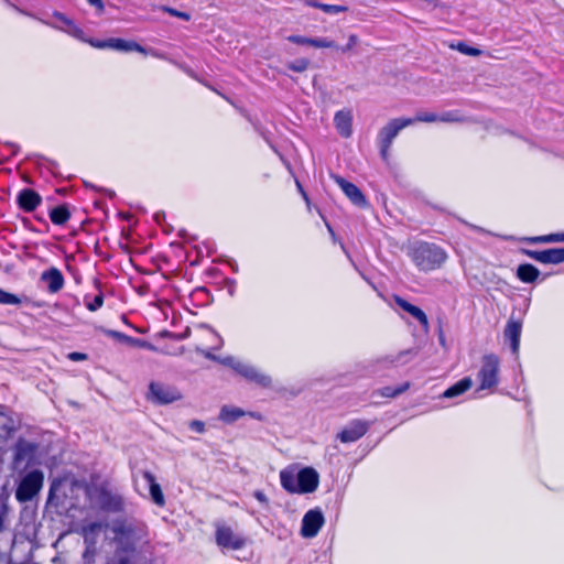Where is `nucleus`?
I'll return each instance as SVG.
<instances>
[{"label": "nucleus", "mask_w": 564, "mask_h": 564, "mask_svg": "<svg viewBox=\"0 0 564 564\" xmlns=\"http://www.w3.org/2000/svg\"><path fill=\"white\" fill-rule=\"evenodd\" d=\"M102 529V523L94 522L83 528V534L85 540L88 542H94L95 535Z\"/></svg>", "instance_id": "7c9ffc66"}, {"label": "nucleus", "mask_w": 564, "mask_h": 564, "mask_svg": "<svg viewBox=\"0 0 564 564\" xmlns=\"http://www.w3.org/2000/svg\"><path fill=\"white\" fill-rule=\"evenodd\" d=\"M411 258L419 270L430 272L445 263L447 253L438 246L423 242L413 248Z\"/></svg>", "instance_id": "f03ea898"}, {"label": "nucleus", "mask_w": 564, "mask_h": 564, "mask_svg": "<svg viewBox=\"0 0 564 564\" xmlns=\"http://www.w3.org/2000/svg\"><path fill=\"white\" fill-rule=\"evenodd\" d=\"M59 486L58 482H53L52 486H51V490H50V497H48V500H53L54 498V495H55V491L57 490V487Z\"/></svg>", "instance_id": "49530a36"}, {"label": "nucleus", "mask_w": 564, "mask_h": 564, "mask_svg": "<svg viewBox=\"0 0 564 564\" xmlns=\"http://www.w3.org/2000/svg\"><path fill=\"white\" fill-rule=\"evenodd\" d=\"M69 358L72 360H84L86 358V356L84 354H80V352H73L69 355Z\"/></svg>", "instance_id": "09e8293b"}, {"label": "nucleus", "mask_w": 564, "mask_h": 564, "mask_svg": "<svg viewBox=\"0 0 564 564\" xmlns=\"http://www.w3.org/2000/svg\"><path fill=\"white\" fill-rule=\"evenodd\" d=\"M529 256L542 263H561L564 261V248L530 251Z\"/></svg>", "instance_id": "f8f14e48"}, {"label": "nucleus", "mask_w": 564, "mask_h": 564, "mask_svg": "<svg viewBox=\"0 0 564 564\" xmlns=\"http://www.w3.org/2000/svg\"><path fill=\"white\" fill-rule=\"evenodd\" d=\"M245 411L230 405H224L219 412V420L225 423H232L245 415Z\"/></svg>", "instance_id": "4be33fe9"}, {"label": "nucleus", "mask_w": 564, "mask_h": 564, "mask_svg": "<svg viewBox=\"0 0 564 564\" xmlns=\"http://www.w3.org/2000/svg\"><path fill=\"white\" fill-rule=\"evenodd\" d=\"M224 365L229 366L232 368V365L237 362L234 357H227L221 361Z\"/></svg>", "instance_id": "8fccbe9b"}, {"label": "nucleus", "mask_w": 564, "mask_h": 564, "mask_svg": "<svg viewBox=\"0 0 564 564\" xmlns=\"http://www.w3.org/2000/svg\"><path fill=\"white\" fill-rule=\"evenodd\" d=\"M189 426L192 430L198 432V433H203L205 431V424L204 422L202 421H198V420H194L189 423Z\"/></svg>", "instance_id": "4c0bfd02"}, {"label": "nucleus", "mask_w": 564, "mask_h": 564, "mask_svg": "<svg viewBox=\"0 0 564 564\" xmlns=\"http://www.w3.org/2000/svg\"><path fill=\"white\" fill-rule=\"evenodd\" d=\"M539 274V270L532 264H521L517 270L518 278L527 283L535 281Z\"/></svg>", "instance_id": "5701e85b"}, {"label": "nucleus", "mask_w": 564, "mask_h": 564, "mask_svg": "<svg viewBox=\"0 0 564 564\" xmlns=\"http://www.w3.org/2000/svg\"><path fill=\"white\" fill-rule=\"evenodd\" d=\"M449 47L453 50H456L459 53L467 55V56L477 57L482 54L481 50L474 47V46H469L465 42H458L457 44H451Z\"/></svg>", "instance_id": "cd10ccee"}, {"label": "nucleus", "mask_w": 564, "mask_h": 564, "mask_svg": "<svg viewBox=\"0 0 564 564\" xmlns=\"http://www.w3.org/2000/svg\"><path fill=\"white\" fill-rule=\"evenodd\" d=\"M109 48H115V50L124 51V52L135 51V52L142 53V54L147 53L145 48L142 47L137 42L126 41V40H121V39H110Z\"/></svg>", "instance_id": "412c9836"}, {"label": "nucleus", "mask_w": 564, "mask_h": 564, "mask_svg": "<svg viewBox=\"0 0 564 564\" xmlns=\"http://www.w3.org/2000/svg\"><path fill=\"white\" fill-rule=\"evenodd\" d=\"M41 279L46 283L48 291L52 293L59 291L64 284L63 275L56 268L44 272Z\"/></svg>", "instance_id": "a211bd4d"}, {"label": "nucleus", "mask_w": 564, "mask_h": 564, "mask_svg": "<svg viewBox=\"0 0 564 564\" xmlns=\"http://www.w3.org/2000/svg\"><path fill=\"white\" fill-rule=\"evenodd\" d=\"M530 241L538 243V242H563L564 241V234H551L546 236H540L531 238Z\"/></svg>", "instance_id": "2f4dec72"}, {"label": "nucleus", "mask_w": 564, "mask_h": 564, "mask_svg": "<svg viewBox=\"0 0 564 564\" xmlns=\"http://www.w3.org/2000/svg\"><path fill=\"white\" fill-rule=\"evenodd\" d=\"M359 45V37L357 34H349L347 37V42L344 46L338 45L337 52L341 54H349L355 51V48Z\"/></svg>", "instance_id": "c756f323"}, {"label": "nucleus", "mask_w": 564, "mask_h": 564, "mask_svg": "<svg viewBox=\"0 0 564 564\" xmlns=\"http://www.w3.org/2000/svg\"><path fill=\"white\" fill-rule=\"evenodd\" d=\"M183 393L175 387L160 381H151L148 386L145 399L154 404L166 405L183 400Z\"/></svg>", "instance_id": "7ed1b4c3"}, {"label": "nucleus", "mask_w": 564, "mask_h": 564, "mask_svg": "<svg viewBox=\"0 0 564 564\" xmlns=\"http://www.w3.org/2000/svg\"><path fill=\"white\" fill-rule=\"evenodd\" d=\"M35 452V446L31 443L20 441L15 446L14 458L12 462L13 469L18 470L29 465Z\"/></svg>", "instance_id": "9b49d317"}, {"label": "nucleus", "mask_w": 564, "mask_h": 564, "mask_svg": "<svg viewBox=\"0 0 564 564\" xmlns=\"http://www.w3.org/2000/svg\"><path fill=\"white\" fill-rule=\"evenodd\" d=\"M311 62L306 57H300L286 63V68L293 73L302 74L310 68Z\"/></svg>", "instance_id": "a878e982"}, {"label": "nucleus", "mask_w": 564, "mask_h": 564, "mask_svg": "<svg viewBox=\"0 0 564 564\" xmlns=\"http://www.w3.org/2000/svg\"><path fill=\"white\" fill-rule=\"evenodd\" d=\"M164 11L170 13L173 17H177V18L186 20V21L189 20V14L186 12L177 11L173 8H164Z\"/></svg>", "instance_id": "c9c22d12"}, {"label": "nucleus", "mask_w": 564, "mask_h": 564, "mask_svg": "<svg viewBox=\"0 0 564 564\" xmlns=\"http://www.w3.org/2000/svg\"><path fill=\"white\" fill-rule=\"evenodd\" d=\"M368 431V424L362 421L355 422L349 429L343 430L338 434V438L343 443H351L359 440Z\"/></svg>", "instance_id": "ddd939ff"}, {"label": "nucleus", "mask_w": 564, "mask_h": 564, "mask_svg": "<svg viewBox=\"0 0 564 564\" xmlns=\"http://www.w3.org/2000/svg\"><path fill=\"white\" fill-rule=\"evenodd\" d=\"M318 9L323 10L326 13H330V14H338V13H344V12L348 11V8L345 6L324 4V3H323V6H318Z\"/></svg>", "instance_id": "473e14b6"}, {"label": "nucleus", "mask_w": 564, "mask_h": 564, "mask_svg": "<svg viewBox=\"0 0 564 564\" xmlns=\"http://www.w3.org/2000/svg\"><path fill=\"white\" fill-rule=\"evenodd\" d=\"M395 303L406 313H409L412 317L417 319L420 324L423 326L424 330H429V318L426 314L417 306L409 303L408 301L403 300L402 297L397 296Z\"/></svg>", "instance_id": "2eb2a0df"}, {"label": "nucleus", "mask_w": 564, "mask_h": 564, "mask_svg": "<svg viewBox=\"0 0 564 564\" xmlns=\"http://www.w3.org/2000/svg\"><path fill=\"white\" fill-rule=\"evenodd\" d=\"M204 355H205V357H206V358H208V359H212V360H218V358H217L216 356H214L213 354H210V352H205Z\"/></svg>", "instance_id": "5fc2aeb1"}, {"label": "nucleus", "mask_w": 564, "mask_h": 564, "mask_svg": "<svg viewBox=\"0 0 564 564\" xmlns=\"http://www.w3.org/2000/svg\"><path fill=\"white\" fill-rule=\"evenodd\" d=\"M282 487L290 494H312L319 484L318 473L313 467H304L299 473L290 467L280 473Z\"/></svg>", "instance_id": "f257e3e1"}, {"label": "nucleus", "mask_w": 564, "mask_h": 564, "mask_svg": "<svg viewBox=\"0 0 564 564\" xmlns=\"http://www.w3.org/2000/svg\"><path fill=\"white\" fill-rule=\"evenodd\" d=\"M91 6H95L100 12L104 11L105 6L102 0H87Z\"/></svg>", "instance_id": "37998d69"}, {"label": "nucleus", "mask_w": 564, "mask_h": 564, "mask_svg": "<svg viewBox=\"0 0 564 564\" xmlns=\"http://www.w3.org/2000/svg\"><path fill=\"white\" fill-rule=\"evenodd\" d=\"M54 15L66 25H73L72 20L67 19L64 14L56 12Z\"/></svg>", "instance_id": "c03bdc74"}, {"label": "nucleus", "mask_w": 564, "mask_h": 564, "mask_svg": "<svg viewBox=\"0 0 564 564\" xmlns=\"http://www.w3.org/2000/svg\"><path fill=\"white\" fill-rule=\"evenodd\" d=\"M106 333H107V335H109L116 339L122 340V341L128 343V340H130V337H128L119 332H116V330H107Z\"/></svg>", "instance_id": "ea45409f"}, {"label": "nucleus", "mask_w": 564, "mask_h": 564, "mask_svg": "<svg viewBox=\"0 0 564 564\" xmlns=\"http://www.w3.org/2000/svg\"><path fill=\"white\" fill-rule=\"evenodd\" d=\"M324 524V516L319 510H310L302 521L301 534L304 538H313Z\"/></svg>", "instance_id": "1a4fd4ad"}, {"label": "nucleus", "mask_w": 564, "mask_h": 564, "mask_svg": "<svg viewBox=\"0 0 564 564\" xmlns=\"http://www.w3.org/2000/svg\"><path fill=\"white\" fill-rule=\"evenodd\" d=\"M473 386V381L470 378H464L459 382L455 383L453 387L447 389L443 397L444 398H455L464 392H466Z\"/></svg>", "instance_id": "393cba45"}, {"label": "nucleus", "mask_w": 564, "mask_h": 564, "mask_svg": "<svg viewBox=\"0 0 564 564\" xmlns=\"http://www.w3.org/2000/svg\"><path fill=\"white\" fill-rule=\"evenodd\" d=\"M484 276H485L487 283H494L495 282V274H491V275L487 276V274L485 273Z\"/></svg>", "instance_id": "603ef678"}, {"label": "nucleus", "mask_w": 564, "mask_h": 564, "mask_svg": "<svg viewBox=\"0 0 564 564\" xmlns=\"http://www.w3.org/2000/svg\"><path fill=\"white\" fill-rule=\"evenodd\" d=\"M498 367L499 361L495 356H487L484 358L482 367L478 373L480 380V390L491 389L498 383Z\"/></svg>", "instance_id": "423d86ee"}, {"label": "nucleus", "mask_w": 564, "mask_h": 564, "mask_svg": "<svg viewBox=\"0 0 564 564\" xmlns=\"http://www.w3.org/2000/svg\"><path fill=\"white\" fill-rule=\"evenodd\" d=\"M326 227H327L332 238L334 239V241H336V235H335L334 230L332 229V227L328 224H326Z\"/></svg>", "instance_id": "864d4df0"}, {"label": "nucleus", "mask_w": 564, "mask_h": 564, "mask_svg": "<svg viewBox=\"0 0 564 564\" xmlns=\"http://www.w3.org/2000/svg\"><path fill=\"white\" fill-rule=\"evenodd\" d=\"M0 303H4V304H19L20 300L15 295L7 293V292L0 290Z\"/></svg>", "instance_id": "72a5a7b5"}, {"label": "nucleus", "mask_w": 564, "mask_h": 564, "mask_svg": "<svg viewBox=\"0 0 564 564\" xmlns=\"http://www.w3.org/2000/svg\"><path fill=\"white\" fill-rule=\"evenodd\" d=\"M216 543L221 547L239 550L245 545V540L230 527L219 525L216 530Z\"/></svg>", "instance_id": "6e6552de"}, {"label": "nucleus", "mask_w": 564, "mask_h": 564, "mask_svg": "<svg viewBox=\"0 0 564 564\" xmlns=\"http://www.w3.org/2000/svg\"><path fill=\"white\" fill-rule=\"evenodd\" d=\"M412 120H413V123L415 121H420V122H436V121L451 122V121H454V119L451 118L449 115L438 117L436 113H433V112L420 115L415 119H412Z\"/></svg>", "instance_id": "c85d7f7f"}, {"label": "nucleus", "mask_w": 564, "mask_h": 564, "mask_svg": "<svg viewBox=\"0 0 564 564\" xmlns=\"http://www.w3.org/2000/svg\"><path fill=\"white\" fill-rule=\"evenodd\" d=\"M413 120L410 118H398L391 120L387 126H384L381 129V156L383 158V160H388L389 149L392 144L393 139L398 135L399 131L408 126H411Z\"/></svg>", "instance_id": "39448f33"}, {"label": "nucleus", "mask_w": 564, "mask_h": 564, "mask_svg": "<svg viewBox=\"0 0 564 564\" xmlns=\"http://www.w3.org/2000/svg\"><path fill=\"white\" fill-rule=\"evenodd\" d=\"M440 343L442 346H445V338L443 335L440 337Z\"/></svg>", "instance_id": "6e6d98bb"}, {"label": "nucleus", "mask_w": 564, "mask_h": 564, "mask_svg": "<svg viewBox=\"0 0 564 564\" xmlns=\"http://www.w3.org/2000/svg\"><path fill=\"white\" fill-rule=\"evenodd\" d=\"M144 478L150 485V496L155 505L163 507L165 505L164 495L160 485L155 481V477L149 473H144Z\"/></svg>", "instance_id": "6ab92c4d"}, {"label": "nucleus", "mask_w": 564, "mask_h": 564, "mask_svg": "<svg viewBox=\"0 0 564 564\" xmlns=\"http://www.w3.org/2000/svg\"><path fill=\"white\" fill-rule=\"evenodd\" d=\"M91 46L97 48H106L109 47L110 39L108 41H95V40H88L87 41Z\"/></svg>", "instance_id": "58836bf2"}, {"label": "nucleus", "mask_w": 564, "mask_h": 564, "mask_svg": "<svg viewBox=\"0 0 564 564\" xmlns=\"http://www.w3.org/2000/svg\"><path fill=\"white\" fill-rule=\"evenodd\" d=\"M69 212L66 206L62 205L51 212V219L56 225H63L69 219Z\"/></svg>", "instance_id": "bb28decb"}, {"label": "nucleus", "mask_w": 564, "mask_h": 564, "mask_svg": "<svg viewBox=\"0 0 564 564\" xmlns=\"http://www.w3.org/2000/svg\"><path fill=\"white\" fill-rule=\"evenodd\" d=\"M69 26L72 28L70 33H72L73 35L77 36L78 39L84 40V37H83V31H82L80 29H78V28H77L76 25H74V24H73V25H69Z\"/></svg>", "instance_id": "a18cd8bd"}, {"label": "nucleus", "mask_w": 564, "mask_h": 564, "mask_svg": "<svg viewBox=\"0 0 564 564\" xmlns=\"http://www.w3.org/2000/svg\"><path fill=\"white\" fill-rule=\"evenodd\" d=\"M305 3L311 7H314V8H318V6H323V3H318L316 0H305Z\"/></svg>", "instance_id": "3c124183"}, {"label": "nucleus", "mask_w": 564, "mask_h": 564, "mask_svg": "<svg viewBox=\"0 0 564 564\" xmlns=\"http://www.w3.org/2000/svg\"><path fill=\"white\" fill-rule=\"evenodd\" d=\"M334 181L337 183V185L341 188V191L345 193V195L351 200L352 204L359 206V207H366L367 206V199L365 195L361 193V191L352 183L346 181L341 176H334Z\"/></svg>", "instance_id": "9d476101"}, {"label": "nucleus", "mask_w": 564, "mask_h": 564, "mask_svg": "<svg viewBox=\"0 0 564 564\" xmlns=\"http://www.w3.org/2000/svg\"><path fill=\"white\" fill-rule=\"evenodd\" d=\"M505 335L511 340L512 351L518 352L521 335V323L511 321L508 323Z\"/></svg>", "instance_id": "aec40b11"}, {"label": "nucleus", "mask_w": 564, "mask_h": 564, "mask_svg": "<svg viewBox=\"0 0 564 564\" xmlns=\"http://www.w3.org/2000/svg\"><path fill=\"white\" fill-rule=\"evenodd\" d=\"M18 203L24 210L32 212L41 203V196L33 189L26 188L20 192Z\"/></svg>", "instance_id": "f3484780"}, {"label": "nucleus", "mask_w": 564, "mask_h": 564, "mask_svg": "<svg viewBox=\"0 0 564 564\" xmlns=\"http://www.w3.org/2000/svg\"><path fill=\"white\" fill-rule=\"evenodd\" d=\"M296 186H297L299 191L301 192L303 198L305 199L306 204L310 206V199L299 181H296Z\"/></svg>", "instance_id": "de8ad7c7"}, {"label": "nucleus", "mask_w": 564, "mask_h": 564, "mask_svg": "<svg viewBox=\"0 0 564 564\" xmlns=\"http://www.w3.org/2000/svg\"><path fill=\"white\" fill-rule=\"evenodd\" d=\"M334 121H335L336 129L343 137L349 138L351 135V133H352V129H351L352 116H351L350 111L340 110V111L336 112V115L334 117Z\"/></svg>", "instance_id": "dca6fc26"}, {"label": "nucleus", "mask_w": 564, "mask_h": 564, "mask_svg": "<svg viewBox=\"0 0 564 564\" xmlns=\"http://www.w3.org/2000/svg\"><path fill=\"white\" fill-rule=\"evenodd\" d=\"M242 376L245 378H247L248 380L254 381L258 384H261L264 387L269 386L271 382V379L269 376L259 372L256 368H253L249 365L247 366L246 369H243Z\"/></svg>", "instance_id": "b1692460"}, {"label": "nucleus", "mask_w": 564, "mask_h": 564, "mask_svg": "<svg viewBox=\"0 0 564 564\" xmlns=\"http://www.w3.org/2000/svg\"><path fill=\"white\" fill-rule=\"evenodd\" d=\"M248 365L237 361L235 365H232V368L242 376L243 369L247 368Z\"/></svg>", "instance_id": "a19ab883"}, {"label": "nucleus", "mask_w": 564, "mask_h": 564, "mask_svg": "<svg viewBox=\"0 0 564 564\" xmlns=\"http://www.w3.org/2000/svg\"><path fill=\"white\" fill-rule=\"evenodd\" d=\"M104 303V297L101 294H98L91 303L87 304V308L91 312H95L97 308L101 307Z\"/></svg>", "instance_id": "f704fd0d"}, {"label": "nucleus", "mask_w": 564, "mask_h": 564, "mask_svg": "<svg viewBox=\"0 0 564 564\" xmlns=\"http://www.w3.org/2000/svg\"><path fill=\"white\" fill-rule=\"evenodd\" d=\"M44 482V474L41 470H32L29 474H26L20 481L17 491L15 497L20 502H26L33 499L41 488L43 487Z\"/></svg>", "instance_id": "20e7f679"}, {"label": "nucleus", "mask_w": 564, "mask_h": 564, "mask_svg": "<svg viewBox=\"0 0 564 564\" xmlns=\"http://www.w3.org/2000/svg\"><path fill=\"white\" fill-rule=\"evenodd\" d=\"M110 529L113 532L115 538L119 541L129 540L135 533L133 524L126 519H118L112 521Z\"/></svg>", "instance_id": "4468645a"}, {"label": "nucleus", "mask_w": 564, "mask_h": 564, "mask_svg": "<svg viewBox=\"0 0 564 564\" xmlns=\"http://www.w3.org/2000/svg\"><path fill=\"white\" fill-rule=\"evenodd\" d=\"M289 42L300 45L310 46L316 50H338V44L328 37H308L303 35H290L286 39Z\"/></svg>", "instance_id": "0eeeda50"}, {"label": "nucleus", "mask_w": 564, "mask_h": 564, "mask_svg": "<svg viewBox=\"0 0 564 564\" xmlns=\"http://www.w3.org/2000/svg\"><path fill=\"white\" fill-rule=\"evenodd\" d=\"M128 343L131 345L138 346V347L155 350L153 345H151L150 343L144 341V340L130 338V340H128Z\"/></svg>", "instance_id": "e433bc0d"}, {"label": "nucleus", "mask_w": 564, "mask_h": 564, "mask_svg": "<svg viewBox=\"0 0 564 564\" xmlns=\"http://www.w3.org/2000/svg\"><path fill=\"white\" fill-rule=\"evenodd\" d=\"M254 498L260 501L261 503H268V498L262 491H256Z\"/></svg>", "instance_id": "79ce46f5"}]
</instances>
